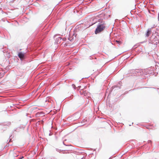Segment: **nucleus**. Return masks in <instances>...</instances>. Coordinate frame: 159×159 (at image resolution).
<instances>
[{"mask_svg": "<svg viewBox=\"0 0 159 159\" xmlns=\"http://www.w3.org/2000/svg\"><path fill=\"white\" fill-rule=\"evenodd\" d=\"M79 87L80 88L81 87V86H79Z\"/></svg>", "mask_w": 159, "mask_h": 159, "instance_id": "nucleus-19", "label": "nucleus"}, {"mask_svg": "<svg viewBox=\"0 0 159 159\" xmlns=\"http://www.w3.org/2000/svg\"><path fill=\"white\" fill-rule=\"evenodd\" d=\"M33 110L34 109H37V107H34L32 108Z\"/></svg>", "mask_w": 159, "mask_h": 159, "instance_id": "nucleus-13", "label": "nucleus"}, {"mask_svg": "<svg viewBox=\"0 0 159 159\" xmlns=\"http://www.w3.org/2000/svg\"><path fill=\"white\" fill-rule=\"evenodd\" d=\"M116 41L118 43L119 42V41L117 40H116Z\"/></svg>", "mask_w": 159, "mask_h": 159, "instance_id": "nucleus-16", "label": "nucleus"}, {"mask_svg": "<svg viewBox=\"0 0 159 159\" xmlns=\"http://www.w3.org/2000/svg\"><path fill=\"white\" fill-rule=\"evenodd\" d=\"M106 27L105 25L104 24L99 25L97 27L95 31V33L97 34L102 31L105 29Z\"/></svg>", "mask_w": 159, "mask_h": 159, "instance_id": "nucleus-1", "label": "nucleus"}, {"mask_svg": "<svg viewBox=\"0 0 159 159\" xmlns=\"http://www.w3.org/2000/svg\"><path fill=\"white\" fill-rule=\"evenodd\" d=\"M56 151L57 152H58L60 153H62V152L63 151V150H61V149H57V148H56Z\"/></svg>", "mask_w": 159, "mask_h": 159, "instance_id": "nucleus-8", "label": "nucleus"}, {"mask_svg": "<svg viewBox=\"0 0 159 159\" xmlns=\"http://www.w3.org/2000/svg\"><path fill=\"white\" fill-rule=\"evenodd\" d=\"M11 139H10L9 140V142H11Z\"/></svg>", "mask_w": 159, "mask_h": 159, "instance_id": "nucleus-14", "label": "nucleus"}, {"mask_svg": "<svg viewBox=\"0 0 159 159\" xmlns=\"http://www.w3.org/2000/svg\"><path fill=\"white\" fill-rule=\"evenodd\" d=\"M67 151H66V150H65V151H63H63L62 152V153L63 154H66V153H67Z\"/></svg>", "mask_w": 159, "mask_h": 159, "instance_id": "nucleus-10", "label": "nucleus"}, {"mask_svg": "<svg viewBox=\"0 0 159 159\" xmlns=\"http://www.w3.org/2000/svg\"><path fill=\"white\" fill-rule=\"evenodd\" d=\"M52 135V134H51V133H50L49 134V135H50V136L51 135Z\"/></svg>", "mask_w": 159, "mask_h": 159, "instance_id": "nucleus-15", "label": "nucleus"}, {"mask_svg": "<svg viewBox=\"0 0 159 159\" xmlns=\"http://www.w3.org/2000/svg\"><path fill=\"white\" fill-rule=\"evenodd\" d=\"M22 158H23V157H22L21 158H19V159H22Z\"/></svg>", "mask_w": 159, "mask_h": 159, "instance_id": "nucleus-17", "label": "nucleus"}, {"mask_svg": "<svg viewBox=\"0 0 159 159\" xmlns=\"http://www.w3.org/2000/svg\"><path fill=\"white\" fill-rule=\"evenodd\" d=\"M5 70H0V78H2L4 75L5 72Z\"/></svg>", "mask_w": 159, "mask_h": 159, "instance_id": "nucleus-5", "label": "nucleus"}, {"mask_svg": "<svg viewBox=\"0 0 159 159\" xmlns=\"http://www.w3.org/2000/svg\"><path fill=\"white\" fill-rule=\"evenodd\" d=\"M18 56L21 60H22L25 58V54L22 52H20L19 53Z\"/></svg>", "mask_w": 159, "mask_h": 159, "instance_id": "nucleus-3", "label": "nucleus"}, {"mask_svg": "<svg viewBox=\"0 0 159 159\" xmlns=\"http://www.w3.org/2000/svg\"><path fill=\"white\" fill-rule=\"evenodd\" d=\"M72 87L75 89V85L74 84H73L72 85Z\"/></svg>", "mask_w": 159, "mask_h": 159, "instance_id": "nucleus-12", "label": "nucleus"}, {"mask_svg": "<svg viewBox=\"0 0 159 159\" xmlns=\"http://www.w3.org/2000/svg\"><path fill=\"white\" fill-rule=\"evenodd\" d=\"M80 156L78 159H85V157L82 154L80 153Z\"/></svg>", "mask_w": 159, "mask_h": 159, "instance_id": "nucleus-7", "label": "nucleus"}, {"mask_svg": "<svg viewBox=\"0 0 159 159\" xmlns=\"http://www.w3.org/2000/svg\"><path fill=\"white\" fill-rule=\"evenodd\" d=\"M111 157H110L109 159H111Z\"/></svg>", "mask_w": 159, "mask_h": 159, "instance_id": "nucleus-21", "label": "nucleus"}, {"mask_svg": "<svg viewBox=\"0 0 159 159\" xmlns=\"http://www.w3.org/2000/svg\"><path fill=\"white\" fill-rule=\"evenodd\" d=\"M156 38L157 39V37H156Z\"/></svg>", "mask_w": 159, "mask_h": 159, "instance_id": "nucleus-22", "label": "nucleus"}, {"mask_svg": "<svg viewBox=\"0 0 159 159\" xmlns=\"http://www.w3.org/2000/svg\"><path fill=\"white\" fill-rule=\"evenodd\" d=\"M80 93L81 95L86 96L87 94V92L86 91H84V89H82L80 91Z\"/></svg>", "mask_w": 159, "mask_h": 159, "instance_id": "nucleus-4", "label": "nucleus"}, {"mask_svg": "<svg viewBox=\"0 0 159 159\" xmlns=\"http://www.w3.org/2000/svg\"><path fill=\"white\" fill-rule=\"evenodd\" d=\"M152 31L150 29H148V30L146 34V36L148 37L151 34Z\"/></svg>", "mask_w": 159, "mask_h": 159, "instance_id": "nucleus-6", "label": "nucleus"}, {"mask_svg": "<svg viewBox=\"0 0 159 159\" xmlns=\"http://www.w3.org/2000/svg\"><path fill=\"white\" fill-rule=\"evenodd\" d=\"M122 84V82L120 81H119L117 85L114 86H113L112 88L113 89H116V88H117L116 89H120L121 88V86Z\"/></svg>", "mask_w": 159, "mask_h": 159, "instance_id": "nucleus-2", "label": "nucleus"}, {"mask_svg": "<svg viewBox=\"0 0 159 159\" xmlns=\"http://www.w3.org/2000/svg\"><path fill=\"white\" fill-rule=\"evenodd\" d=\"M151 74H152V75H155V76H157V74H158V72H157V73H156V72H155V73H154V72H153V73H152V72H151Z\"/></svg>", "mask_w": 159, "mask_h": 159, "instance_id": "nucleus-9", "label": "nucleus"}, {"mask_svg": "<svg viewBox=\"0 0 159 159\" xmlns=\"http://www.w3.org/2000/svg\"><path fill=\"white\" fill-rule=\"evenodd\" d=\"M152 141L150 140H149L148 141V143H150L151 145L152 144Z\"/></svg>", "mask_w": 159, "mask_h": 159, "instance_id": "nucleus-11", "label": "nucleus"}, {"mask_svg": "<svg viewBox=\"0 0 159 159\" xmlns=\"http://www.w3.org/2000/svg\"><path fill=\"white\" fill-rule=\"evenodd\" d=\"M149 70L150 71V70ZM151 70V71H153V70Z\"/></svg>", "mask_w": 159, "mask_h": 159, "instance_id": "nucleus-18", "label": "nucleus"}, {"mask_svg": "<svg viewBox=\"0 0 159 159\" xmlns=\"http://www.w3.org/2000/svg\"><path fill=\"white\" fill-rule=\"evenodd\" d=\"M63 144H64V145H65L64 144V142H63Z\"/></svg>", "mask_w": 159, "mask_h": 159, "instance_id": "nucleus-20", "label": "nucleus"}]
</instances>
